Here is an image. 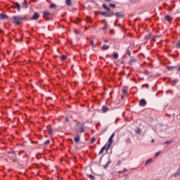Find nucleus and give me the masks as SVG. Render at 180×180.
Returning a JSON list of instances; mask_svg holds the SVG:
<instances>
[{
    "mask_svg": "<svg viewBox=\"0 0 180 180\" xmlns=\"http://www.w3.org/2000/svg\"><path fill=\"white\" fill-rule=\"evenodd\" d=\"M136 60H134V59H133V60H131V61H130V63L131 64V63H136Z\"/></svg>",
    "mask_w": 180,
    "mask_h": 180,
    "instance_id": "33",
    "label": "nucleus"
},
{
    "mask_svg": "<svg viewBox=\"0 0 180 180\" xmlns=\"http://www.w3.org/2000/svg\"><path fill=\"white\" fill-rule=\"evenodd\" d=\"M146 105H147V101L144 99H141L139 101V105L141 106H146Z\"/></svg>",
    "mask_w": 180,
    "mask_h": 180,
    "instance_id": "8",
    "label": "nucleus"
},
{
    "mask_svg": "<svg viewBox=\"0 0 180 180\" xmlns=\"http://www.w3.org/2000/svg\"><path fill=\"white\" fill-rule=\"evenodd\" d=\"M103 9H105V11H107V12H110V8H109L106 4H103Z\"/></svg>",
    "mask_w": 180,
    "mask_h": 180,
    "instance_id": "14",
    "label": "nucleus"
},
{
    "mask_svg": "<svg viewBox=\"0 0 180 180\" xmlns=\"http://www.w3.org/2000/svg\"><path fill=\"white\" fill-rule=\"evenodd\" d=\"M160 154H161V152H158V153L155 154V157H158V155H160Z\"/></svg>",
    "mask_w": 180,
    "mask_h": 180,
    "instance_id": "32",
    "label": "nucleus"
},
{
    "mask_svg": "<svg viewBox=\"0 0 180 180\" xmlns=\"http://www.w3.org/2000/svg\"><path fill=\"white\" fill-rule=\"evenodd\" d=\"M122 94L124 95H127V90L126 89H124L123 91H122Z\"/></svg>",
    "mask_w": 180,
    "mask_h": 180,
    "instance_id": "22",
    "label": "nucleus"
},
{
    "mask_svg": "<svg viewBox=\"0 0 180 180\" xmlns=\"http://www.w3.org/2000/svg\"><path fill=\"white\" fill-rule=\"evenodd\" d=\"M93 88H94V89H95V86H93Z\"/></svg>",
    "mask_w": 180,
    "mask_h": 180,
    "instance_id": "43",
    "label": "nucleus"
},
{
    "mask_svg": "<svg viewBox=\"0 0 180 180\" xmlns=\"http://www.w3.org/2000/svg\"><path fill=\"white\" fill-rule=\"evenodd\" d=\"M91 179L94 180L95 177L94 176H91Z\"/></svg>",
    "mask_w": 180,
    "mask_h": 180,
    "instance_id": "36",
    "label": "nucleus"
},
{
    "mask_svg": "<svg viewBox=\"0 0 180 180\" xmlns=\"http://www.w3.org/2000/svg\"><path fill=\"white\" fill-rule=\"evenodd\" d=\"M13 23H15V25H20L22 20H25V18L20 15L13 16Z\"/></svg>",
    "mask_w": 180,
    "mask_h": 180,
    "instance_id": "3",
    "label": "nucleus"
},
{
    "mask_svg": "<svg viewBox=\"0 0 180 180\" xmlns=\"http://www.w3.org/2000/svg\"><path fill=\"white\" fill-rule=\"evenodd\" d=\"M115 137V133H112L110 137L108 139V143L112 146L113 144V138Z\"/></svg>",
    "mask_w": 180,
    "mask_h": 180,
    "instance_id": "6",
    "label": "nucleus"
},
{
    "mask_svg": "<svg viewBox=\"0 0 180 180\" xmlns=\"http://www.w3.org/2000/svg\"><path fill=\"white\" fill-rule=\"evenodd\" d=\"M112 147V145H110V143H106L100 150V154H103V151H109V148Z\"/></svg>",
    "mask_w": 180,
    "mask_h": 180,
    "instance_id": "4",
    "label": "nucleus"
},
{
    "mask_svg": "<svg viewBox=\"0 0 180 180\" xmlns=\"http://www.w3.org/2000/svg\"><path fill=\"white\" fill-rule=\"evenodd\" d=\"M8 15H4V14H1L0 15V19H8Z\"/></svg>",
    "mask_w": 180,
    "mask_h": 180,
    "instance_id": "17",
    "label": "nucleus"
},
{
    "mask_svg": "<svg viewBox=\"0 0 180 180\" xmlns=\"http://www.w3.org/2000/svg\"><path fill=\"white\" fill-rule=\"evenodd\" d=\"M91 44L93 46V47H95V45L94 44V41H91Z\"/></svg>",
    "mask_w": 180,
    "mask_h": 180,
    "instance_id": "35",
    "label": "nucleus"
},
{
    "mask_svg": "<svg viewBox=\"0 0 180 180\" xmlns=\"http://www.w3.org/2000/svg\"><path fill=\"white\" fill-rule=\"evenodd\" d=\"M39 18H40V14H39V13H34L32 17V20H37Z\"/></svg>",
    "mask_w": 180,
    "mask_h": 180,
    "instance_id": "7",
    "label": "nucleus"
},
{
    "mask_svg": "<svg viewBox=\"0 0 180 180\" xmlns=\"http://www.w3.org/2000/svg\"><path fill=\"white\" fill-rule=\"evenodd\" d=\"M115 15H116L117 18L122 16V15L120 14V13H115Z\"/></svg>",
    "mask_w": 180,
    "mask_h": 180,
    "instance_id": "29",
    "label": "nucleus"
},
{
    "mask_svg": "<svg viewBox=\"0 0 180 180\" xmlns=\"http://www.w3.org/2000/svg\"><path fill=\"white\" fill-rule=\"evenodd\" d=\"M51 16V13L49 11H44L43 13V18L46 20H49V18Z\"/></svg>",
    "mask_w": 180,
    "mask_h": 180,
    "instance_id": "5",
    "label": "nucleus"
},
{
    "mask_svg": "<svg viewBox=\"0 0 180 180\" xmlns=\"http://www.w3.org/2000/svg\"><path fill=\"white\" fill-rule=\"evenodd\" d=\"M109 164V162L107 163V165Z\"/></svg>",
    "mask_w": 180,
    "mask_h": 180,
    "instance_id": "44",
    "label": "nucleus"
},
{
    "mask_svg": "<svg viewBox=\"0 0 180 180\" xmlns=\"http://www.w3.org/2000/svg\"><path fill=\"white\" fill-rule=\"evenodd\" d=\"M109 110V108H108L106 105H103L102 107V112L103 113H106Z\"/></svg>",
    "mask_w": 180,
    "mask_h": 180,
    "instance_id": "10",
    "label": "nucleus"
},
{
    "mask_svg": "<svg viewBox=\"0 0 180 180\" xmlns=\"http://www.w3.org/2000/svg\"><path fill=\"white\" fill-rule=\"evenodd\" d=\"M44 144H46V146H49V144H50V140H46V141L44 142Z\"/></svg>",
    "mask_w": 180,
    "mask_h": 180,
    "instance_id": "24",
    "label": "nucleus"
},
{
    "mask_svg": "<svg viewBox=\"0 0 180 180\" xmlns=\"http://www.w3.org/2000/svg\"><path fill=\"white\" fill-rule=\"evenodd\" d=\"M96 139L95 137L91 138V143H94V141H96Z\"/></svg>",
    "mask_w": 180,
    "mask_h": 180,
    "instance_id": "26",
    "label": "nucleus"
},
{
    "mask_svg": "<svg viewBox=\"0 0 180 180\" xmlns=\"http://www.w3.org/2000/svg\"><path fill=\"white\" fill-rule=\"evenodd\" d=\"M75 32L76 34H78V31L75 30Z\"/></svg>",
    "mask_w": 180,
    "mask_h": 180,
    "instance_id": "38",
    "label": "nucleus"
},
{
    "mask_svg": "<svg viewBox=\"0 0 180 180\" xmlns=\"http://www.w3.org/2000/svg\"><path fill=\"white\" fill-rule=\"evenodd\" d=\"M105 2H110L111 0H105Z\"/></svg>",
    "mask_w": 180,
    "mask_h": 180,
    "instance_id": "37",
    "label": "nucleus"
},
{
    "mask_svg": "<svg viewBox=\"0 0 180 180\" xmlns=\"http://www.w3.org/2000/svg\"><path fill=\"white\" fill-rule=\"evenodd\" d=\"M87 176H89V178H91V174H87Z\"/></svg>",
    "mask_w": 180,
    "mask_h": 180,
    "instance_id": "39",
    "label": "nucleus"
},
{
    "mask_svg": "<svg viewBox=\"0 0 180 180\" xmlns=\"http://www.w3.org/2000/svg\"><path fill=\"white\" fill-rule=\"evenodd\" d=\"M165 19L168 21V22H172V17L169 16V15H166L165 16Z\"/></svg>",
    "mask_w": 180,
    "mask_h": 180,
    "instance_id": "15",
    "label": "nucleus"
},
{
    "mask_svg": "<svg viewBox=\"0 0 180 180\" xmlns=\"http://www.w3.org/2000/svg\"><path fill=\"white\" fill-rule=\"evenodd\" d=\"M109 6H110V8H116V5L112 4H110L109 5Z\"/></svg>",
    "mask_w": 180,
    "mask_h": 180,
    "instance_id": "25",
    "label": "nucleus"
},
{
    "mask_svg": "<svg viewBox=\"0 0 180 180\" xmlns=\"http://www.w3.org/2000/svg\"><path fill=\"white\" fill-rule=\"evenodd\" d=\"M109 49V46L103 45L101 48V50H108Z\"/></svg>",
    "mask_w": 180,
    "mask_h": 180,
    "instance_id": "18",
    "label": "nucleus"
},
{
    "mask_svg": "<svg viewBox=\"0 0 180 180\" xmlns=\"http://www.w3.org/2000/svg\"><path fill=\"white\" fill-rule=\"evenodd\" d=\"M113 58H115V60H117V58H119V53H114L112 55Z\"/></svg>",
    "mask_w": 180,
    "mask_h": 180,
    "instance_id": "16",
    "label": "nucleus"
},
{
    "mask_svg": "<svg viewBox=\"0 0 180 180\" xmlns=\"http://www.w3.org/2000/svg\"><path fill=\"white\" fill-rule=\"evenodd\" d=\"M86 20L87 22H91V18L89 16H87Z\"/></svg>",
    "mask_w": 180,
    "mask_h": 180,
    "instance_id": "31",
    "label": "nucleus"
},
{
    "mask_svg": "<svg viewBox=\"0 0 180 180\" xmlns=\"http://www.w3.org/2000/svg\"><path fill=\"white\" fill-rule=\"evenodd\" d=\"M65 4L68 6H71V0H66Z\"/></svg>",
    "mask_w": 180,
    "mask_h": 180,
    "instance_id": "19",
    "label": "nucleus"
},
{
    "mask_svg": "<svg viewBox=\"0 0 180 180\" xmlns=\"http://www.w3.org/2000/svg\"><path fill=\"white\" fill-rule=\"evenodd\" d=\"M65 120V122H67V123L70 122V118H68V117H66Z\"/></svg>",
    "mask_w": 180,
    "mask_h": 180,
    "instance_id": "27",
    "label": "nucleus"
},
{
    "mask_svg": "<svg viewBox=\"0 0 180 180\" xmlns=\"http://www.w3.org/2000/svg\"><path fill=\"white\" fill-rule=\"evenodd\" d=\"M15 8L18 11V12H20V5L18 4V3L15 4Z\"/></svg>",
    "mask_w": 180,
    "mask_h": 180,
    "instance_id": "13",
    "label": "nucleus"
},
{
    "mask_svg": "<svg viewBox=\"0 0 180 180\" xmlns=\"http://www.w3.org/2000/svg\"><path fill=\"white\" fill-rule=\"evenodd\" d=\"M67 56H60V60H66Z\"/></svg>",
    "mask_w": 180,
    "mask_h": 180,
    "instance_id": "23",
    "label": "nucleus"
},
{
    "mask_svg": "<svg viewBox=\"0 0 180 180\" xmlns=\"http://www.w3.org/2000/svg\"><path fill=\"white\" fill-rule=\"evenodd\" d=\"M47 130L49 131V134H50V136H53V128H51V126H48L47 127Z\"/></svg>",
    "mask_w": 180,
    "mask_h": 180,
    "instance_id": "9",
    "label": "nucleus"
},
{
    "mask_svg": "<svg viewBox=\"0 0 180 180\" xmlns=\"http://www.w3.org/2000/svg\"><path fill=\"white\" fill-rule=\"evenodd\" d=\"M152 143H154V139L152 140Z\"/></svg>",
    "mask_w": 180,
    "mask_h": 180,
    "instance_id": "41",
    "label": "nucleus"
},
{
    "mask_svg": "<svg viewBox=\"0 0 180 180\" xmlns=\"http://www.w3.org/2000/svg\"><path fill=\"white\" fill-rule=\"evenodd\" d=\"M85 171H86V174H88V172H89V167H86L85 169Z\"/></svg>",
    "mask_w": 180,
    "mask_h": 180,
    "instance_id": "30",
    "label": "nucleus"
},
{
    "mask_svg": "<svg viewBox=\"0 0 180 180\" xmlns=\"http://www.w3.org/2000/svg\"><path fill=\"white\" fill-rule=\"evenodd\" d=\"M178 70H179V71H180V65L178 67Z\"/></svg>",
    "mask_w": 180,
    "mask_h": 180,
    "instance_id": "40",
    "label": "nucleus"
},
{
    "mask_svg": "<svg viewBox=\"0 0 180 180\" xmlns=\"http://www.w3.org/2000/svg\"><path fill=\"white\" fill-rule=\"evenodd\" d=\"M176 49H180V40L177 41V43L176 44Z\"/></svg>",
    "mask_w": 180,
    "mask_h": 180,
    "instance_id": "21",
    "label": "nucleus"
},
{
    "mask_svg": "<svg viewBox=\"0 0 180 180\" xmlns=\"http://www.w3.org/2000/svg\"><path fill=\"white\" fill-rule=\"evenodd\" d=\"M74 141H75V143H79V134H77L76 136V137H75Z\"/></svg>",
    "mask_w": 180,
    "mask_h": 180,
    "instance_id": "11",
    "label": "nucleus"
},
{
    "mask_svg": "<svg viewBox=\"0 0 180 180\" xmlns=\"http://www.w3.org/2000/svg\"><path fill=\"white\" fill-rule=\"evenodd\" d=\"M169 143H172V141H167V142H165V144H169Z\"/></svg>",
    "mask_w": 180,
    "mask_h": 180,
    "instance_id": "34",
    "label": "nucleus"
},
{
    "mask_svg": "<svg viewBox=\"0 0 180 180\" xmlns=\"http://www.w3.org/2000/svg\"><path fill=\"white\" fill-rule=\"evenodd\" d=\"M8 154H9V158L13 162H18V159H16V157H18V155H16V152L12 150L7 152Z\"/></svg>",
    "mask_w": 180,
    "mask_h": 180,
    "instance_id": "2",
    "label": "nucleus"
},
{
    "mask_svg": "<svg viewBox=\"0 0 180 180\" xmlns=\"http://www.w3.org/2000/svg\"><path fill=\"white\" fill-rule=\"evenodd\" d=\"M75 133H85V123L80 122L79 121H76V124L75 126Z\"/></svg>",
    "mask_w": 180,
    "mask_h": 180,
    "instance_id": "1",
    "label": "nucleus"
},
{
    "mask_svg": "<svg viewBox=\"0 0 180 180\" xmlns=\"http://www.w3.org/2000/svg\"><path fill=\"white\" fill-rule=\"evenodd\" d=\"M23 5H25V9L28 8V5H27V3L25 1V4H23Z\"/></svg>",
    "mask_w": 180,
    "mask_h": 180,
    "instance_id": "28",
    "label": "nucleus"
},
{
    "mask_svg": "<svg viewBox=\"0 0 180 180\" xmlns=\"http://www.w3.org/2000/svg\"><path fill=\"white\" fill-rule=\"evenodd\" d=\"M18 155H20V152L18 153Z\"/></svg>",
    "mask_w": 180,
    "mask_h": 180,
    "instance_id": "42",
    "label": "nucleus"
},
{
    "mask_svg": "<svg viewBox=\"0 0 180 180\" xmlns=\"http://www.w3.org/2000/svg\"><path fill=\"white\" fill-rule=\"evenodd\" d=\"M49 8L51 9H56L57 8V5H56L54 3H51L49 6Z\"/></svg>",
    "mask_w": 180,
    "mask_h": 180,
    "instance_id": "12",
    "label": "nucleus"
},
{
    "mask_svg": "<svg viewBox=\"0 0 180 180\" xmlns=\"http://www.w3.org/2000/svg\"><path fill=\"white\" fill-rule=\"evenodd\" d=\"M150 162H153V159L148 160L146 162V165H148V164H150Z\"/></svg>",
    "mask_w": 180,
    "mask_h": 180,
    "instance_id": "20",
    "label": "nucleus"
}]
</instances>
